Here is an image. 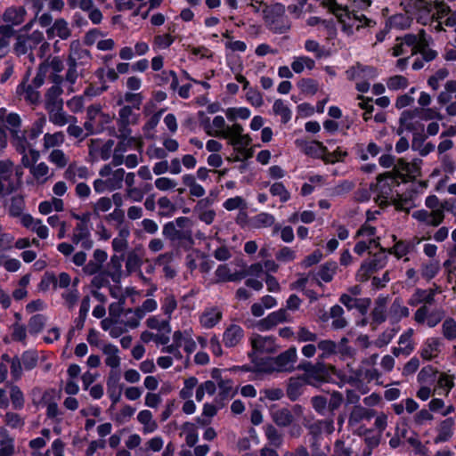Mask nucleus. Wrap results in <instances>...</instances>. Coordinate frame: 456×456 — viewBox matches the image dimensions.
I'll return each instance as SVG.
<instances>
[{"label":"nucleus","instance_id":"nucleus-62","mask_svg":"<svg viewBox=\"0 0 456 456\" xmlns=\"http://www.w3.org/2000/svg\"><path fill=\"white\" fill-rule=\"evenodd\" d=\"M265 435L269 444L274 447H280L282 444L283 439L281 434L272 425L265 428Z\"/></svg>","mask_w":456,"mask_h":456},{"label":"nucleus","instance_id":"nucleus-16","mask_svg":"<svg viewBox=\"0 0 456 456\" xmlns=\"http://www.w3.org/2000/svg\"><path fill=\"white\" fill-rule=\"evenodd\" d=\"M398 184L395 178L389 173L381 175L378 177L377 184L375 185V191H378V197L381 202L387 201L388 199H392L393 187Z\"/></svg>","mask_w":456,"mask_h":456},{"label":"nucleus","instance_id":"nucleus-34","mask_svg":"<svg viewBox=\"0 0 456 456\" xmlns=\"http://www.w3.org/2000/svg\"><path fill=\"white\" fill-rule=\"evenodd\" d=\"M412 217L417 221L423 223L427 225L437 226L442 222L440 212H428L425 209H420L414 211L412 213Z\"/></svg>","mask_w":456,"mask_h":456},{"label":"nucleus","instance_id":"nucleus-12","mask_svg":"<svg viewBox=\"0 0 456 456\" xmlns=\"http://www.w3.org/2000/svg\"><path fill=\"white\" fill-rule=\"evenodd\" d=\"M114 142L92 139L89 144V155L94 160H107L110 158Z\"/></svg>","mask_w":456,"mask_h":456},{"label":"nucleus","instance_id":"nucleus-54","mask_svg":"<svg viewBox=\"0 0 456 456\" xmlns=\"http://www.w3.org/2000/svg\"><path fill=\"white\" fill-rule=\"evenodd\" d=\"M146 324L150 329L156 330L159 332H164L166 334H170L171 332L169 320H162L158 315L148 318Z\"/></svg>","mask_w":456,"mask_h":456},{"label":"nucleus","instance_id":"nucleus-20","mask_svg":"<svg viewBox=\"0 0 456 456\" xmlns=\"http://www.w3.org/2000/svg\"><path fill=\"white\" fill-rule=\"evenodd\" d=\"M444 346L442 338L437 337L428 338L420 349V355L425 360H432L439 355Z\"/></svg>","mask_w":456,"mask_h":456},{"label":"nucleus","instance_id":"nucleus-53","mask_svg":"<svg viewBox=\"0 0 456 456\" xmlns=\"http://www.w3.org/2000/svg\"><path fill=\"white\" fill-rule=\"evenodd\" d=\"M221 312L216 307L207 308L201 316V326L212 328L219 322Z\"/></svg>","mask_w":456,"mask_h":456},{"label":"nucleus","instance_id":"nucleus-5","mask_svg":"<svg viewBox=\"0 0 456 456\" xmlns=\"http://www.w3.org/2000/svg\"><path fill=\"white\" fill-rule=\"evenodd\" d=\"M227 139L229 143L233 147L241 158L250 157L248 146L251 142V138L248 134H243V127L238 123H234L228 127V131L224 137Z\"/></svg>","mask_w":456,"mask_h":456},{"label":"nucleus","instance_id":"nucleus-32","mask_svg":"<svg viewBox=\"0 0 456 456\" xmlns=\"http://www.w3.org/2000/svg\"><path fill=\"white\" fill-rule=\"evenodd\" d=\"M243 337L242 328L237 324H231L224 333V343L226 346L232 347L237 346Z\"/></svg>","mask_w":456,"mask_h":456},{"label":"nucleus","instance_id":"nucleus-58","mask_svg":"<svg viewBox=\"0 0 456 456\" xmlns=\"http://www.w3.org/2000/svg\"><path fill=\"white\" fill-rule=\"evenodd\" d=\"M275 218L273 215L263 212L252 218L251 224L254 228L260 229L270 227L274 224Z\"/></svg>","mask_w":456,"mask_h":456},{"label":"nucleus","instance_id":"nucleus-23","mask_svg":"<svg viewBox=\"0 0 456 456\" xmlns=\"http://www.w3.org/2000/svg\"><path fill=\"white\" fill-rule=\"evenodd\" d=\"M178 241L179 246L184 250L188 251L186 259L189 267L191 269H195L197 267L196 260L199 257V252L197 249L192 250V246L194 242L191 233L183 232L181 237L178 239Z\"/></svg>","mask_w":456,"mask_h":456},{"label":"nucleus","instance_id":"nucleus-30","mask_svg":"<svg viewBox=\"0 0 456 456\" xmlns=\"http://www.w3.org/2000/svg\"><path fill=\"white\" fill-rule=\"evenodd\" d=\"M72 241L77 245L81 244V246L86 249L93 247V240L90 239V232L83 224H78L74 229Z\"/></svg>","mask_w":456,"mask_h":456},{"label":"nucleus","instance_id":"nucleus-31","mask_svg":"<svg viewBox=\"0 0 456 456\" xmlns=\"http://www.w3.org/2000/svg\"><path fill=\"white\" fill-rule=\"evenodd\" d=\"M49 115V121L56 126H64L71 121H76L77 118L73 116H69L62 107L53 108L46 110Z\"/></svg>","mask_w":456,"mask_h":456},{"label":"nucleus","instance_id":"nucleus-15","mask_svg":"<svg viewBox=\"0 0 456 456\" xmlns=\"http://www.w3.org/2000/svg\"><path fill=\"white\" fill-rule=\"evenodd\" d=\"M421 163L422 161L420 159H414L411 162L401 159L396 164L395 170L397 175L402 177L403 181L415 179L420 175Z\"/></svg>","mask_w":456,"mask_h":456},{"label":"nucleus","instance_id":"nucleus-52","mask_svg":"<svg viewBox=\"0 0 456 456\" xmlns=\"http://www.w3.org/2000/svg\"><path fill=\"white\" fill-rule=\"evenodd\" d=\"M216 276L218 281H237L241 280L245 273H232L227 265H220L216 271Z\"/></svg>","mask_w":456,"mask_h":456},{"label":"nucleus","instance_id":"nucleus-17","mask_svg":"<svg viewBox=\"0 0 456 456\" xmlns=\"http://www.w3.org/2000/svg\"><path fill=\"white\" fill-rule=\"evenodd\" d=\"M297 357L296 347H291L273 360L275 366L272 370L276 371H290L294 368Z\"/></svg>","mask_w":456,"mask_h":456},{"label":"nucleus","instance_id":"nucleus-9","mask_svg":"<svg viewBox=\"0 0 456 456\" xmlns=\"http://www.w3.org/2000/svg\"><path fill=\"white\" fill-rule=\"evenodd\" d=\"M87 54V51L81 47L78 41H73L70 43L69 55L68 60L69 69L65 76V80L71 86L75 84L78 77L77 70V60Z\"/></svg>","mask_w":456,"mask_h":456},{"label":"nucleus","instance_id":"nucleus-47","mask_svg":"<svg viewBox=\"0 0 456 456\" xmlns=\"http://www.w3.org/2000/svg\"><path fill=\"white\" fill-rule=\"evenodd\" d=\"M373 414L372 411L367 410L361 405H356L350 413L348 423L351 426L356 425L363 419H370Z\"/></svg>","mask_w":456,"mask_h":456},{"label":"nucleus","instance_id":"nucleus-42","mask_svg":"<svg viewBox=\"0 0 456 456\" xmlns=\"http://www.w3.org/2000/svg\"><path fill=\"white\" fill-rule=\"evenodd\" d=\"M444 15H448L444 23L446 26H455L456 25V12H450L448 7L444 4H440L437 6V17L436 24L434 25V28L437 31L442 29V21L439 20L443 19Z\"/></svg>","mask_w":456,"mask_h":456},{"label":"nucleus","instance_id":"nucleus-10","mask_svg":"<svg viewBox=\"0 0 456 456\" xmlns=\"http://www.w3.org/2000/svg\"><path fill=\"white\" fill-rule=\"evenodd\" d=\"M295 144L303 153L309 157L321 159L323 161L333 159L326 157L327 148L318 141L308 142L303 139H297Z\"/></svg>","mask_w":456,"mask_h":456},{"label":"nucleus","instance_id":"nucleus-24","mask_svg":"<svg viewBox=\"0 0 456 456\" xmlns=\"http://www.w3.org/2000/svg\"><path fill=\"white\" fill-rule=\"evenodd\" d=\"M251 344L256 353L271 354L277 350V345L273 337L254 335L251 338Z\"/></svg>","mask_w":456,"mask_h":456},{"label":"nucleus","instance_id":"nucleus-63","mask_svg":"<svg viewBox=\"0 0 456 456\" xmlns=\"http://www.w3.org/2000/svg\"><path fill=\"white\" fill-rule=\"evenodd\" d=\"M336 270V263H327L319 269L317 277L324 282H329L333 279Z\"/></svg>","mask_w":456,"mask_h":456},{"label":"nucleus","instance_id":"nucleus-27","mask_svg":"<svg viewBox=\"0 0 456 456\" xmlns=\"http://www.w3.org/2000/svg\"><path fill=\"white\" fill-rule=\"evenodd\" d=\"M17 95L23 97L30 104H37L40 102L41 95L37 88L22 81L16 88Z\"/></svg>","mask_w":456,"mask_h":456},{"label":"nucleus","instance_id":"nucleus-2","mask_svg":"<svg viewBox=\"0 0 456 456\" xmlns=\"http://www.w3.org/2000/svg\"><path fill=\"white\" fill-rule=\"evenodd\" d=\"M101 178L94 181V189L97 193L113 191L122 188L125 170L123 168L113 169L110 165H104L99 170Z\"/></svg>","mask_w":456,"mask_h":456},{"label":"nucleus","instance_id":"nucleus-50","mask_svg":"<svg viewBox=\"0 0 456 456\" xmlns=\"http://www.w3.org/2000/svg\"><path fill=\"white\" fill-rule=\"evenodd\" d=\"M13 52L16 55H24L30 52L34 47L28 41V37L25 34H18L15 37V43L13 45Z\"/></svg>","mask_w":456,"mask_h":456},{"label":"nucleus","instance_id":"nucleus-44","mask_svg":"<svg viewBox=\"0 0 456 456\" xmlns=\"http://www.w3.org/2000/svg\"><path fill=\"white\" fill-rule=\"evenodd\" d=\"M64 209L63 200L60 198L53 197L49 200H45L39 203L38 211L42 215H48L53 211L61 212Z\"/></svg>","mask_w":456,"mask_h":456},{"label":"nucleus","instance_id":"nucleus-45","mask_svg":"<svg viewBox=\"0 0 456 456\" xmlns=\"http://www.w3.org/2000/svg\"><path fill=\"white\" fill-rule=\"evenodd\" d=\"M181 435L184 437L186 445L190 448L195 446L198 442V427L196 424L186 422L182 427Z\"/></svg>","mask_w":456,"mask_h":456},{"label":"nucleus","instance_id":"nucleus-21","mask_svg":"<svg viewBox=\"0 0 456 456\" xmlns=\"http://www.w3.org/2000/svg\"><path fill=\"white\" fill-rule=\"evenodd\" d=\"M289 314L286 309H279L275 312L271 313L265 318L262 319L257 323L259 330L265 331L273 329L278 324L288 322Z\"/></svg>","mask_w":456,"mask_h":456},{"label":"nucleus","instance_id":"nucleus-18","mask_svg":"<svg viewBox=\"0 0 456 456\" xmlns=\"http://www.w3.org/2000/svg\"><path fill=\"white\" fill-rule=\"evenodd\" d=\"M29 174L32 177V183L37 185H44L53 176V172L45 162L33 164L30 167Z\"/></svg>","mask_w":456,"mask_h":456},{"label":"nucleus","instance_id":"nucleus-46","mask_svg":"<svg viewBox=\"0 0 456 456\" xmlns=\"http://www.w3.org/2000/svg\"><path fill=\"white\" fill-rule=\"evenodd\" d=\"M15 35V30L10 26H0V58L8 53L11 38Z\"/></svg>","mask_w":456,"mask_h":456},{"label":"nucleus","instance_id":"nucleus-25","mask_svg":"<svg viewBox=\"0 0 456 456\" xmlns=\"http://www.w3.org/2000/svg\"><path fill=\"white\" fill-rule=\"evenodd\" d=\"M173 338L175 344L179 347H183L188 354H191L197 347L191 330L175 331Z\"/></svg>","mask_w":456,"mask_h":456},{"label":"nucleus","instance_id":"nucleus-7","mask_svg":"<svg viewBox=\"0 0 456 456\" xmlns=\"http://www.w3.org/2000/svg\"><path fill=\"white\" fill-rule=\"evenodd\" d=\"M333 14L342 24L343 30L347 35L352 34L354 28L358 30L362 28V25L361 24V20H364V24L368 27H373L375 25V22L372 20L368 19L364 15H351L348 10L342 5Z\"/></svg>","mask_w":456,"mask_h":456},{"label":"nucleus","instance_id":"nucleus-48","mask_svg":"<svg viewBox=\"0 0 456 456\" xmlns=\"http://www.w3.org/2000/svg\"><path fill=\"white\" fill-rule=\"evenodd\" d=\"M418 113L419 110L403 111L400 117L401 129L407 131L416 130V118L418 116Z\"/></svg>","mask_w":456,"mask_h":456},{"label":"nucleus","instance_id":"nucleus-26","mask_svg":"<svg viewBox=\"0 0 456 456\" xmlns=\"http://www.w3.org/2000/svg\"><path fill=\"white\" fill-rule=\"evenodd\" d=\"M102 352L105 355V364L111 368V370H118L121 364V358L119 356V349L113 344H104L102 346Z\"/></svg>","mask_w":456,"mask_h":456},{"label":"nucleus","instance_id":"nucleus-56","mask_svg":"<svg viewBox=\"0 0 456 456\" xmlns=\"http://www.w3.org/2000/svg\"><path fill=\"white\" fill-rule=\"evenodd\" d=\"M12 136V145L15 148V150L19 153H25L27 152L29 143L23 134V132L20 129L19 131H16L12 134H11Z\"/></svg>","mask_w":456,"mask_h":456},{"label":"nucleus","instance_id":"nucleus-41","mask_svg":"<svg viewBox=\"0 0 456 456\" xmlns=\"http://www.w3.org/2000/svg\"><path fill=\"white\" fill-rule=\"evenodd\" d=\"M410 311L403 305L402 300L396 298L390 306L388 318L392 322H398L403 318L408 317Z\"/></svg>","mask_w":456,"mask_h":456},{"label":"nucleus","instance_id":"nucleus-28","mask_svg":"<svg viewBox=\"0 0 456 456\" xmlns=\"http://www.w3.org/2000/svg\"><path fill=\"white\" fill-rule=\"evenodd\" d=\"M65 142V134L61 131L54 133H45L42 140L43 152H48L53 149H58Z\"/></svg>","mask_w":456,"mask_h":456},{"label":"nucleus","instance_id":"nucleus-8","mask_svg":"<svg viewBox=\"0 0 456 456\" xmlns=\"http://www.w3.org/2000/svg\"><path fill=\"white\" fill-rule=\"evenodd\" d=\"M347 77L355 80V86L358 92L366 93L370 89V82L368 80L374 78L377 72L373 68L362 66L357 64L350 68L346 71Z\"/></svg>","mask_w":456,"mask_h":456},{"label":"nucleus","instance_id":"nucleus-40","mask_svg":"<svg viewBox=\"0 0 456 456\" xmlns=\"http://www.w3.org/2000/svg\"><path fill=\"white\" fill-rule=\"evenodd\" d=\"M273 113L275 116H279L281 123L283 124H287L292 118V110H290L289 103L281 99L274 101L273 105Z\"/></svg>","mask_w":456,"mask_h":456},{"label":"nucleus","instance_id":"nucleus-1","mask_svg":"<svg viewBox=\"0 0 456 456\" xmlns=\"http://www.w3.org/2000/svg\"><path fill=\"white\" fill-rule=\"evenodd\" d=\"M428 40L421 30L418 35L408 34L403 38H397L393 47V55H413L417 53L423 54L427 61H432L436 56V52L428 49Z\"/></svg>","mask_w":456,"mask_h":456},{"label":"nucleus","instance_id":"nucleus-49","mask_svg":"<svg viewBox=\"0 0 456 456\" xmlns=\"http://www.w3.org/2000/svg\"><path fill=\"white\" fill-rule=\"evenodd\" d=\"M47 160L57 168H63L69 164V158L62 150L58 148L49 151Z\"/></svg>","mask_w":456,"mask_h":456},{"label":"nucleus","instance_id":"nucleus-36","mask_svg":"<svg viewBox=\"0 0 456 456\" xmlns=\"http://www.w3.org/2000/svg\"><path fill=\"white\" fill-rule=\"evenodd\" d=\"M46 32L49 37H59L61 39H67L70 36L69 24L63 19L56 20Z\"/></svg>","mask_w":456,"mask_h":456},{"label":"nucleus","instance_id":"nucleus-19","mask_svg":"<svg viewBox=\"0 0 456 456\" xmlns=\"http://www.w3.org/2000/svg\"><path fill=\"white\" fill-rule=\"evenodd\" d=\"M21 119L17 113L8 112L5 108L0 109V129L12 134L20 129Z\"/></svg>","mask_w":456,"mask_h":456},{"label":"nucleus","instance_id":"nucleus-60","mask_svg":"<svg viewBox=\"0 0 456 456\" xmlns=\"http://www.w3.org/2000/svg\"><path fill=\"white\" fill-rule=\"evenodd\" d=\"M275 258L282 264L290 263L297 258V251L289 247H282L275 253Z\"/></svg>","mask_w":456,"mask_h":456},{"label":"nucleus","instance_id":"nucleus-38","mask_svg":"<svg viewBox=\"0 0 456 456\" xmlns=\"http://www.w3.org/2000/svg\"><path fill=\"white\" fill-rule=\"evenodd\" d=\"M229 126H226L224 117L216 116L213 118L212 123L206 127V132L209 135L224 138L228 131Z\"/></svg>","mask_w":456,"mask_h":456},{"label":"nucleus","instance_id":"nucleus-3","mask_svg":"<svg viewBox=\"0 0 456 456\" xmlns=\"http://www.w3.org/2000/svg\"><path fill=\"white\" fill-rule=\"evenodd\" d=\"M402 5H403L406 10V13H399L391 16L387 21V25L390 28L404 29L410 27L411 19L409 13L413 12L414 9L419 12H430L428 4L423 0H404L402 2Z\"/></svg>","mask_w":456,"mask_h":456},{"label":"nucleus","instance_id":"nucleus-33","mask_svg":"<svg viewBox=\"0 0 456 456\" xmlns=\"http://www.w3.org/2000/svg\"><path fill=\"white\" fill-rule=\"evenodd\" d=\"M454 419L452 418H447L441 421L436 428L437 435L435 438V443L446 442L452 438L453 435Z\"/></svg>","mask_w":456,"mask_h":456},{"label":"nucleus","instance_id":"nucleus-22","mask_svg":"<svg viewBox=\"0 0 456 456\" xmlns=\"http://www.w3.org/2000/svg\"><path fill=\"white\" fill-rule=\"evenodd\" d=\"M27 12L22 6H10L5 9L2 15V20L5 23L4 26H19L25 20Z\"/></svg>","mask_w":456,"mask_h":456},{"label":"nucleus","instance_id":"nucleus-64","mask_svg":"<svg viewBox=\"0 0 456 456\" xmlns=\"http://www.w3.org/2000/svg\"><path fill=\"white\" fill-rule=\"evenodd\" d=\"M442 333L444 338L448 340L456 339V321L452 318H447L442 324Z\"/></svg>","mask_w":456,"mask_h":456},{"label":"nucleus","instance_id":"nucleus-51","mask_svg":"<svg viewBox=\"0 0 456 456\" xmlns=\"http://www.w3.org/2000/svg\"><path fill=\"white\" fill-rule=\"evenodd\" d=\"M314 66V61L304 55L294 57L291 62V69L297 74L302 73L305 69H313Z\"/></svg>","mask_w":456,"mask_h":456},{"label":"nucleus","instance_id":"nucleus-11","mask_svg":"<svg viewBox=\"0 0 456 456\" xmlns=\"http://www.w3.org/2000/svg\"><path fill=\"white\" fill-rule=\"evenodd\" d=\"M52 82L53 83V86H52L45 94V110L63 106V100L61 97L63 93V90L61 87L62 77L60 75H55L52 77Z\"/></svg>","mask_w":456,"mask_h":456},{"label":"nucleus","instance_id":"nucleus-43","mask_svg":"<svg viewBox=\"0 0 456 456\" xmlns=\"http://www.w3.org/2000/svg\"><path fill=\"white\" fill-rule=\"evenodd\" d=\"M137 419L143 426L142 431L145 434L153 433L158 428V424L149 410L139 411Z\"/></svg>","mask_w":456,"mask_h":456},{"label":"nucleus","instance_id":"nucleus-61","mask_svg":"<svg viewBox=\"0 0 456 456\" xmlns=\"http://www.w3.org/2000/svg\"><path fill=\"white\" fill-rule=\"evenodd\" d=\"M344 310L339 305H333L330 308V317L333 319L332 327L334 329H343L346 325V321L343 318Z\"/></svg>","mask_w":456,"mask_h":456},{"label":"nucleus","instance_id":"nucleus-29","mask_svg":"<svg viewBox=\"0 0 456 456\" xmlns=\"http://www.w3.org/2000/svg\"><path fill=\"white\" fill-rule=\"evenodd\" d=\"M130 237V229L127 225L118 227L117 236L112 240L111 246L115 252L123 253L128 248V239Z\"/></svg>","mask_w":456,"mask_h":456},{"label":"nucleus","instance_id":"nucleus-55","mask_svg":"<svg viewBox=\"0 0 456 456\" xmlns=\"http://www.w3.org/2000/svg\"><path fill=\"white\" fill-rule=\"evenodd\" d=\"M142 264V256L136 250H131L127 253L126 259V271L128 273L140 272Z\"/></svg>","mask_w":456,"mask_h":456},{"label":"nucleus","instance_id":"nucleus-14","mask_svg":"<svg viewBox=\"0 0 456 456\" xmlns=\"http://www.w3.org/2000/svg\"><path fill=\"white\" fill-rule=\"evenodd\" d=\"M310 363L302 365V369L306 370V373L302 377L291 378L287 389L288 396L291 400H296L302 394L303 387L306 384H313L309 373Z\"/></svg>","mask_w":456,"mask_h":456},{"label":"nucleus","instance_id":"nucleus-6","mask_svg":"<svg viewBox=\"0 0 456 456\" xmlns=\"http://www.w3.org/2000/svg\"><path fill=\"white\" fill-rule=\"evenodd\" d=\"M264 20L266 26L274 33L282 34L290 28V22L285 15V7L281 4L270 5Z\"/></svg>","mask_w":456,"mask_h":456},{"label":"nucleus","instance_id":"nucleus-37","mask_svg":"<svg viewBox=\"0 0 456 456\" xmlns=\"http://www.w3.org/2000/svg\"><path fill=\"white\" fill-rule=\"evenodd\" d=\"M15 452L14 438L6 429L0 428V456H12Z\"/></svg>","mask_w":456,"mask_h":456},{"label":"nucleus","instance_id":"nucleus-35","mask_svg":"<svg viewBox=\"0 0 456 456\" xmlns=\"http://www.w3.org/2000/svg\"><path fill=\"white\" fill-rule=\"evenodd\" d=\"M104 271L114 282L119 281L122 277V258L117 255L111 256Z\"/></svg>","mask_w":456,"mask_h":456},{"label":"nucleus","instance_id":"nucleus-59","mask_svg":"<svg viewBox=\"0 0 456 456\" xmlns=\"http://www.w3.org/2000/svg\"><path fill=\"white\" fill-rule=\"evenodd\" d=\"M273 419L278 426L287 427L292 422L293 417L288 409L283 408L273 412Z\"/></svg>","mask_w":456,"mask_h":456},{"label":"nucleus","instance_id":"nucleus-4","mask_svg":"<svg viewBox=\"0 0 456 456\" xmlns=\"http://www.w3.org/2000/svg\"><path fill=\"white\" fill-rule=\"evenodd\" d=\"M22 172L21 168L14 164L9 159L0 160V196L4 197L10 195L15 191L13 175L19 178Z\"/></svg>","mask_w":456,"mask_h":456},{"label":"nucleus","instance_id":"nucleus-13","mask_svg":"<svg viewBox=\"0 0 456 456\" xmlns=\"http://www.w3.org/2000/svg\"><path fill=\"white\" fill-rule=\"evenodd\" d=\"M444 316V310L435 309L429 311L428 305H423L416 311L414 320L418 323H426L429 328H433L442 321Z\"/></svg>","mask_w":456,"mask_h":456},{"label":"nucleus","instance_id":"nucleus-39","mask_svg":"<svg viewBox=\"0 0 456 456\" xmlns=\"http://www.w3.org/2000/svg\"><path fill=\"white\" fill-rule=\"evenodd\" d=\"M435 291L432 289H417L410 297L408 304L411 305H418L419 304H432L434 301Z\"/></svg>","mask_w":456,"mask_h":456},{"label":"nucleus","instance_id":"nucleus-57","mask_svg":"<svg viewBox=\"0 0 456 456\" xmlns=\"http://www.w3.org/2000/svg\"><path fill=\"white\" fill-rule=\"evenodd\" d=\"M118 119L122 126H128L137 122L138 115L133 111L131 106H123L119 110Z\"/></svg>","mask_w":456,"mask_h":456}]
</instances>
